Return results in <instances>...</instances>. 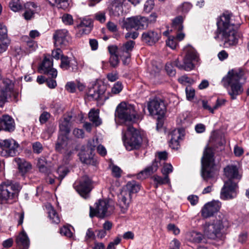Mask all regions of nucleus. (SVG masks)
Returning a JSON list of instances; mask_svg holds the SVG:
<instances>
[{
	"label": "nucleus",
	"instance_id": "7ed1b4c3",
	"mask_svg": "<svg viewBox=\"0 0 249 249\" xmlns=\"http://www.w3.org/2000/svg\"><path fill=\"white\" fill-rule=\"evenodd\" d=\"M184 51L186 54L183 58V64H181L178 59H177L172 63H167L166 65V71L170 76H172L176 74V71L173 68V65L180 70L190 71L193 70L195 68V66L198 63L199 61L198 54L194 48L190 46H188L184 48Z\"/></svg>",
	"mask_w": 249,
	"mask_h": 249
},
{
	"label": "nucleus",
	"instance_id": "5fc2aeb1",
	"mask_svg": "<svg viewBox=\"0 0 249 249\" xmlns=\"http://www.w3.org/2000/svg\"><path fill=\"white\" fill-rule=\"evenodd\" d=\"M99 139L97 138H93L91 141H89L88 143V147L91 150V151L94 150L96 147H97L99 143Z\"/></svg>",
	"mask_w": 249,
	"mask_h": 249
},
{
	"label": "nucleus",
	"instance_id": "603ef678",
	"mask_svg": "<svg viewBox=\"0 0 249 249\" xmlns=\"http://www.w3.org/2000/svg\"><path fill=\"white\" fill-rule=\"evenodd\" d=\"M60 233L62 235H64L68 238H71L72 237V233L70 229L66 227L63 226L60 229Z\"/></svg>",
	"mask_w": 249,
	"mask_h": 249
},
{
	"label": "nucleus",
	"instance_id": "2eb2a0df",
	"mask_svg": "<svg viewBox=\"0 0 249 249\" xmlns=\"http://www.w3.org/2000/svg\"><path fill=\"white\" fill-rule=\"evenodd\" d=\"M37 7V4L34 2H27L24 3V6L20 3L17 2V12L20 11L23 9H25L22 16L26 20H29L34 18Z\"/></svg>",
	"mask_w": 249,
	"mask_h": 249
},
{
	"label": "nucleus",
	"instance_id": "bf43d9fd",
	"mask_svg": "<svg viewBox=\"0 0 249 249\" xmlns=\"http://www.w3.org/2000/svg\"><path fill=\"white\" fill-rule=\"evenodd\" d=\"M94 18L96 20L103 23L106 20L105 13L103 12H98L94 15Z\"/></svg>",
	"mask_w": 249,
	"mask_h": 249
},
{
	"label": "nucleus",
	"instance_id": "052dcab7",
	"mask_svg": "<svg viewBox=\"0 0 249 249\" xmlns=\"http://www.w3.org/2000/svg\"><path fill=\"white\" fill-rule=\"evenodd\" d=\"M178 82L182 84H185L186 83L192 84L194 82V80L187 76L186 75H183L180 77L178 79Z\"/></svg>",
	"mask_w": 249,
	"mask_h": 249
},
{
	"label": "nucleus",
	"instance_id": "f704fd0d",
	"mask_svg": "<svg viewBox=\"0 0 249 249\" xmlns=\"http://www.w3.org/2000/svg\"><path fill=\"white\" fill-rule=\"evenodd\" d=\"M49 3L53 6H56L58 8L65 9L69 5L68 0H47Z\"/></svg>",
	"mask_w": 249,
	"mask_h": 249
},
{
	"label": "nucleus",
	"instance_id": "1a4fd4ad",
	"mask_svg": "<svg viewBox=\"0 0 249 249\" xmlns=\"http://www.w3.org/2000/svg\"><path fill=\"white\" fill-rule=\"evenodd\" d=\"M15 83L11 80L6 78L3 80L0 86V107H3L8 99L15 94Z\"/></svg>",
	"mask_w": 249,
	"mask_h": 249
},
{
	"label": "nucleus",
	"instance_id": "c756f323",
	"mask_svg": "<svg viewBox=\"0 0 249 249\" xmlns=\"http://www.w3.org/2000/svg\"><path fill=\"white\" fill-rule=\"evenodd\" d=\"M135 45V42L132 40H129L124 44L121 48L122 50V56L129 58L130 57V52L132 51Z\"/></svg>",
	"mask_w": 249,
	"mask_h": 249
},
{
	"label": "nucleus",
	"instance_id": "c03bdc74",
	"mask_svg": "<svg viewBox=\"0 0 249 249\" xmlns=\"http://www.w3.org/2000/svg\"><path fill=\"white\" fill-rule=\"evenodd\" d=\"M61 68L64 70H68L71 66V60L68 56H62L61 57Z\"/></svg>",
	"mask_w": 249,
	"mask_h": 249
},
{
	"label": "nucleus",
	"instance_id": "4d7b16f0",
	"mask_svg": "<svg viewBox=\"0 0 249 249\" xmlns=\"http://www.w3.org/2000/svg\"><path fill=\"white\" fill-rule=\"evenodd\" d=\"M122 170L116 165H113L112 167V174L115 178H119L121 176Z\"/></svg>",
	"mask_w": 249,
	"mask_h": 249
},
{
	"label": "nucleus",
	"instance_id": "13d9d810",
	"mask_svg": "<svg viewBox=\"0 0 249 249\" xmlns=\"http://www.w3.org/2000/svg\"><path fill=\"white\" fill-rule=\"evenodd\" d=\"M154 5V0H147L144 5V10L146 12H150L153 9Z\"/></svg>",
	"mask_w": 249,
	"mask_h": 249
},
{
	"label": "nucleus",
	"instance_id": "473e14b6",
	"mask_svg": "<svg viewBox=\"0 0 249 249\" xmlns=\"http://www.w3.org/2000/svg\"><path fill=\"white\" fill-rule=\"evenodd\" d=\"M47 208L48 216L51 220V222L54 224H58L60 222V219L54 208L51 205H49Z\"/></svg>",
	"mask_w": 249,
	"mask_h": 249
},
{
	"label": "nucleus",
	"instance_id": "6e6d98bb",
	"mask_svg": "<svg viewBox=\"0 0 249 249\" xmlns=\"http://www.w3.org/2000/svg\"><path fill=\"white\" fill-rule=\"evenodd\" d=\"M118 56L117 55H110L109 62L112 67L116 68L118 66L119 63Z\"/></svg>",
	"mask_w": 249,
	"mask_h": 249
},
{
	"label": "nucleus",
	"instance_id": "c9c22d12",
	"mask_svg": "<svg viewBox=\"0 0 249 249\" xmlns=\"http://www.w3.org/2000/svg\"><path fill=\"white\" fill-rule=\"evenodd\" d=\"M80 159L82 162L87 164L96 165L97 164V160L92 155H87L85 153H81L80 155Z\"/></svg>",
	"mask_w": 249,
	"mask_h": 249
},
{
	"label": "nucleus",
	"instance_id": "412c9836",
	"mask_svg": "<svg viewBox=\"0 0 249 249\" xmlns=\"http://www.w3.org/2000/svg\"><path fill=\"white\" fill-rule=\"evenodd\" d=\"M105 91V87L104 85L95 83L91 88H89L87 93L89 100H97L101 98L102 96Z\"/></svg>",
	"mask_w": 249,
	"mask_h": 249
},
{
	"label": "nucleus",
	"instance_id": "9b49d317",
	"mask_svg": "<svg viewBox=\"0 0 249 249\" xmlns=\"http://www.w3.org/2000/svg\"><path fill=\"white\" fill-rule=\"evenodd\" d=\"M148 19L144 17L136 16L124 18L123 21L122 27L127 30L133 28L142 30L148 27Z\"/></svg>",
	"mask_w": 249,
	"mask_h": 249
},
{
	"label": "nucleus",
	"instance_id": "79ce46f5",
	"mask_svg": "<svg viewBox=\"0 0 249 249\" xmlns=\"http://www.w3.org/2000/svg\"><path fill=\"white\" fill-rule=\"evenodd\" d=\"M183 18L182 16H179L176 17L173 20V27L178 31H181L183 29Z\"/></svg>",
	"mask_w": 249,
	"mask_h": 249
},
{
	"label": "nucleus",
	"instance_id": "a878e982",
	"mask_svg": "<svg viewBox=\"0 0 249 249\" xmlns=\"http://www.w3.org/2000/svg\"><path fill=\"white\" fill-rule=\"evenodd\" d=\"M71 117L68 116L60 121L59 123V130L61 134L68 135L71 130Z\"/></svg>",
	"mask_w": 249,
	"mask_h": 249
},
{
	"label": "nucleus",
	"instance_id": "a18cd8bd",
	"mask_svg": "<svg viewBox=\"0 0 249 249\" xmlns=\"http://www.w3.org/2000/svg\"><path fill=\"white\" fill-rule=\"evenodd\" d=\"M61 19L63 23L66 25H72L73 24V19L72 16L67 13H65L61 17Z\"/></svg>",
	"mask_w": 249,
	"mask_h": 249
},
{
	"label": "nucleus",
	"instance_id": "39448f33",
	"mask_svg": "<svg viewBox=\"0 0 249 249\" xmlns=\"http://www.w3.org/2000/svg\"><path fill=\"white\" fill-rule=\"evenodd\" d=\"M244 72L241 70H231L221 80L223 86L228 90V93L233 100L243 91L239 81L243 76Z\"/></svg>",
	"mask_w": 249,
	"mask_h": 249
},
{
	"label": "nucleus",
	"instance_id": "dca6fc26",
	"mask_svg": "<svg viewBox=\"0 0 249 249\" xmlns=\"http://www.w3.org/2000/svg\"><path fill=\"white\" fill-rule=\"evenodd\" d=\"M15 143L13 139H0V156L6 157L14 156L16 150L12 145Z\"/></svg>",
	"mask_w": 249,
	"mask_h": 249
},
{
	"label": "nucleus",
	"instance_id": "4c0bfd02",
	"mask_svg": "<svg viewBox=\"0 0 249 249\" xmlns=\"http://www.w3.org/2000/svg\"><path fill=\"white\" fill-rule=\"evenodd\" d=\"M92 22L89 19L83 20L81 23L78 25V28H82L83 34H88L89 33L91 29Z\"/></svg>",
	"mask_w": 249,
	"mask_h": 249
},
{
	"label": "nucleus",
	"instance_id": "4be33fe9",
	"mask_svg": "<svg viewBox=\"0 0 249 249\" xmlns=\"http://www.w3.org/2000/svg\"><path fill=\"white\" fill-rule=\"evenodd\" d=\"M161 35L159 32L149 30L143 32L142 36V40L148 45H153L158 42L160 38Z\"/></svg>",
	"mask_w": 249,
	"mask_h": 249
},
{
	"label": "nucleus",
	"instance_id": "c85d7f7f",
	"mask_svg": "<svg viewBox=\"0 0 249 249\" xmlns=\"http://www.w3.org/2000/svg\"><path fill=\"white\" fill-rule=\"evenodd\" d=\"M140 189V184L135 180H131L127 183L126 185L123 188V190L129 193L132 195L137 193Z\"/></svg>",
	"mask_w": 249,
	"mask_h": 249
},
{
	"label": "nucleus",
	"instance_id": "a211bd4d",
	"mask_svg": "<svg viewBox=\"0 0 249 249\" xmlns=\"http://www.w3.org/2000/svg\"><path fill=\"white\" fill-rule=\"evenodd\" d=\"M221 205L219 201H212L206 203L201 210V216L205 218L212 216L219 210Z\"/></svg>",
	"mask_w": 249,
	"mask_h": 249
},
{
	"label": "nucleus",
	"instance_id": "09e8293b",
	"mask_svg": "<svg viewBox=\"0 0 249 249\" xmlns=\"http://www.w3.org/2000/svg\"><path fill=\"white\" fill-rule=\"evenodd\" d=\"M123 88L122 83L118 81L115 83L111 88V93L112 94H118L122 90Z\"/></svg>",
	"mask_w": 249,
	"mask_h": 249
},
{
	"label": "nucleus",
	"instance_id": "8fccbe9b",
	"mask_svg": "<svg viewBox=\"0 0 249 249\" xmlns=\"http://www.w3.org/2000/svg\"><path fill=\"white\" fill-rule=\"evenodd\" d=\"M33 150L35 153L39 154L43 151V148L42 144L38 142H36L32 144Z\"/></svg>",
	"mask_w": 249,
	"mask_h": 249
},
{
	"label": "nucleus",
	"instance_id": "3c124183",
	"mask_svg": "<svg viewBox=\"0 0 249 249\" xmlns=\"http://www.w3.org/2000/svg\"><path fill=\"white\" fill-rule=\"evenodd\" d=\"M173 167L170 163L165 164L161 170V173L164 176H168V174L172 173Z\"/></svg>",
	"mask_w": 249,
	"mask_h": 249
},
{
	"label": "nucleus",
	"instance_id": "423d86ee",
	"mask_svg": "<svg viewBox=\"0 0 249 249\" xmlns=\"http://www.w3.org/2000/svg\"><path fill=\"white\" fill-rule=\"evenodd\" d=\"M227 223V220L223 215H219L218 218L216 217L212 221L206 222L202 225L204 235L213 240L221 237Z\"/></svg>",
	"mask_w": 249,
	"mask_h": 249
},
{
	"label": "nucleus",
	"instance_id": "774afa93",
	"mask_svg": "<svg viewBox=\"0 0 249 249\" xmlns=\"http://www.w3.org/2000/svg\"><path fill=\"white\" fill-rule=\"evenodd\" d=\"M107 77L108 81L112 82L118 79V74L116 72H110L107 75Z\"/></svg>",
	"mask_w": 249,
	"mask_h": 249
},
{
	"label": "nucleus",
	"instance_id": "6e6552de",
	"mask_svg": "<svg viewBox=\"0 0 249 249\" xmlns=\"http://www.w3.org/2000/svg\"><path fill=\"white\" fill-rule=\"evenodd\" d=\"M115 116L122 123L127 124L134 121L136 112L134 106L125 102H121L116 108Z\"/></svg>",
	"mask_w": 249,
	"mask_h": 249
},
{
	"label": "nucleus",
	"instance_id": "bb28decb",
	"mask_svg": "<svg viewBox=\"0 0 249 249\" xmlns=\"http://www.w3.org/2000/svg\"><path fill=\"white\" fill-rule=\"evenodd\" d=\"M204 234L196 231H191L186 234V238L188 241L193 243H199L204 238Z\"/></svg>",
	"mask_w": 249,
	"mask_h": 249
},
{
	"label": "nucleus",
	"instance_id": "2f4dec72",
	"mask_svg": "<svg viewBox=\"0 0 249 249\" xmlns=\"http://www.w3.org/2000/svg\"><path fill=\"white\" fill-rule=\"evenodd\" d=\"M17 162L18 164L19 171L22 175L26 174L31 169V164L24 160L19 159L17 160Z\"/></svg>",
	"mask_w": 249,
	"mask_h": 249
},
{
	"label": "nucleus",
	"instance_id": "338daca9",
	"mask_svg": "<svg viewBox=\"0 0 249 249\" xmlns=\"http://www.w3.org/2000/svg\"><path fill=\"white\" fill-rule=\"evenodd\" d=\"M65 88L69 92L73 93L75 91L76 86L73 82H69L66 85Z\"/></svg>",
	"mask_w": 249,
	"mask_h": 249
},
{
	"label": "nucleus",
	"instance_id": "f8f14e48",
	"mask_svg": "<svg viewBox=\"0 0 249 249\" xmlns=\"http://www.w3.org/2000/svg\"><path fill=\"white\" fill-rule=\"evenodd\" d=\"M16 194V185L13 182L0 185V201L2 203H11Z\"/></svg>",
	"mask_w": 249,
	"mask_h": 249
},
{
	"label": "nucleus",
	"instance_id": "b1692460",
	"mask_svg": "<svg viewBox=\"0 0 249 249\" xmlns=\"http://www.w3.org/2000/svg\"><path fill=\"white\" fill-rule=\"evenodd\" d=\"M159 164L160 161L155 160L150 166L147 167L137 174V178L140 179L147 178L157 171Z\"/></svg>",
	"mask_w": 249,
	"mask_h": 249
},
{
	"label": "nucleus",
	"instance_id": "ea45409f",
	"mask_svg": "<svg viewBox=\"0 0 249 249\" xmlns=\"http://www.w3.org/2000/svg\"><path fill=\"white\" fill-rule=\"evenodd\" d=\"M37 165L40 172L45 174L49 173L50 171L47 167V161L44 158L38 159Z\"/></svg>",
	"mask_w": 249,
	"mask_h": 249
},
{
	"label": "nucleus",
	"instance_id": "37998d69",
	"mask_svg": "<svg viewBox=\"0 0 249 249\" xmlns=\"http://www.w3.org/2000/svg\"><path fill=\"white\" fill-rule=\"evenodd\" d=\"M69 170L68 168L64 166H60L58 168L56 173L58 174L57 178L60 180V182L69 173Z\"/></svg>",
	"mask_w": 249,
	"mask_h": 249
},
{
	"label": "nucleus",
	"instance_id": "0eeeda50",
	"mask_svg": "<svg viewBox=\"0 0 249 249\" xmlns=\"http://www.w3.org/2000/svg\"><path fill=\"white\" fill-rule=\"evenodd\" d=\"M213 155L212 149L207 148L204 151L201 159V176L206 181L214 178L217 173L214 166Z\"/></svg>",
	"mask_w": 249,
	"mask_h": 249
},
{
	"label": "nucleus",
	"instance_id": "f3484780",
	"mask_svg": "<svg viewBox=\"0 0 249 249\" xmlns=\"http://www.w3.org/2000/svg\"><path fill=\"white\" fill-rule=\"evenodd\" d=\"M55 46L61 47L67 46L71 40L68 31L66 29H60L55 31L53 35Z\"/></svg>",
	"mask_w": 249,
	"mask_h": 249
},
{
	"label": "nucleus",
	"instance_id": "58836bf2",
	"mask_svg": "<svg viewBox=\"0 0 249 249\" xmlns=\"http://www.w3.org/2000/svg\"><path fill=\"white\" fill-rule=\"evenodd\" d=\"M152 178L156 183V187L157 188L159 185H163L165 184H169L170 183V178L169 176H164L163 178L158 176L154 175Z\"/></svg>",
	"mask_w": 249,
	"mask_h": 249
},
{
	"label": "nucleus",
	"instance_id": "0e129e2a",
	"mask_svg": "<svg viewBox=\"0 0 249 249\" xmlns=\"http://www.w3.org/2000/svg\"><path fill=\"white\" fill-rule=\"evenodd\" d=\"M248 239V234L246 232H242L240 233L238 236V241L241 243L244 244L246 242Z\"/></svg>",
	"mask_w": 249,
	"mask_h": 249
},
{
	"label": "nucleus",
	"instance_id": "5701e85b",
	"mask_svg": "<svg viewBox=\"0 0 249 249\" xmlns=\"http://www.w3.org/2000/svg\"><path fill=\"white\" fill-rule=\"evenodd\" d=\"M15 130V120L8 115H3L0 118V131L12 132Z\"/></svg>",
	"mask_w": 249,
	"mask_h": 249
},
{
	"label": "nucleus",
	"instance_id": "9d476101",
	"mask_svg": "<svg viewBox=\"0 0 249 249\" xmlns=\"http://www.w3.org/2000/svg\"><path fill=\"white\" fill-rule=\"evenodd\" d=\"M114 210V207L111 206L108 201L99 200L96 203L95 208L90 207L89 216L93 217L94 216L100 218H104L111 214Z\"/></svg>",
	"mask_w": 249,
	"mask_h": 249
},
{
	"label": "nucleus",
	"instance_id": "49530a36",
	"mask_svg": "<svg viewBox=\"0 0 249 249\" xmlns=\"http://www.w3.org/2000/svg\"><path fill=\"white\" fill-rule=\"evenodd\" d=\"M9 40L7 36V29L6 27L0 24V42L2 41Z\"/></svg>",
	"mask_w": 249,
	"mask_h": 249
},
{
	"label": "nucleus",
	"instance_id": "a19ab883",
	"mask_svg": "<svg viewBox=\"0 0 249 249\" xmlns=\"http://www.w3.org/2000/svg\"><path fill=\"white\" fill-rule=\"evenodd\" d=\"M181 130L178 129V131H174L172 133V138L170 140V146H171L173 148H177V147L178 145L179 142L178 141V139L180 138Z\"/></svg>",
	"mask_w": 249,
	"mask_h": 249
},
{
	"label": "nucleus",
	"instance_id": "f03ea898",
	"mask_svg": "<svg viewBox=\"0 0 249 249\" xmlns=\"http://www.w3.org/2000/svg\"><path fill=\"white\" fill-rule=\"evenodd\" d=\"M224 174L228 178L225 181L222 187L220 197L223 200L233 198L236 197L238 189L237 182L241 178L242 176L239 174L236 165H228L224 169Z\"/></svg>",
	"mask_w": 249,
	"mask_h": 249
},
{
	"label": "nucleus",
	"instance_id": "de8ad7c7",
	"mask_svg": "<svg viewBox=\"0 0 249 249\" xmlns=\"http://www.w3.org/2000/svg\"><path fill=\"white\" fill-rule=\"evenodd\" d=\"M108 50L110 55H117L120 57L122 56V50L121 48H118L116 46H110L108 47Z\"/></svg>",
	"mask_w": 249,
	"mask_h": 249
},
{
	"label": "nucleus",
	"instance_id": "680f3d73",
	"mask_svg": "<svg viewBox=\"0 0 249 249\" xmlns=\"http://www.w3.org/2000/svg\"><path fill=\"white\" fill-rule=\"evenodd\" d=\"M51 115L49 113L44 111L39 117V121L41 124L45 123L50 118Z\"/></svg>",
	"mask_w": 249,
	"mask_h": 249
},
{
	"label": "nucleus",
	"instance_id": "cd10ccee",
	"mask_svg": "<svg viewBox=\"0 0 249 249\" xmlns=\"http://www.w3.org/2000/svg\"><path fill=\"white\" fill-rule=\"evenodd\" d=\"M67 135L60 134L58 137L56 144L55 149L58 152L66 148L68 144V138Z\"/></svg>",
	"mask_w": 249,
	"mask_h": 249
},
{
	"label": "nucleus",
	"instance_id": "864d4df0",
	"mask_svg": "<svg viewBox=\"0 0 249 249\" xmlns=\"http://www.w3.org/2000/svg\"><path fill=\"white\" fill-rule=\"evenodd\" d=\"M186 98L189 100H192L195 95V90L191 87H187L185 89Z\"/></svg>",
	"mask_w": 249,
	"mask_h": 249
},
{
	"label": "nucleus",
	"instance_id": "e2e57ef3",
	"mask_svg": "<svg viewBox=\"0 0 249 249\" xmlns=\"http://www.w3.org/2000/svg\"><path fill=\"white\" fill-rule=\"evenodd\" d=\"M167 229L169 231L173 232L175 235H178L180 232L179 229L174 224H169L167 225Z\"/></svg>",
	"mask_w": 249,
	"mask_h": 249
},
{
	"label": "nucleus",
	"instance_id": "ddd939ff",
	"mask_svg": "<svg viewBox=\"0 0 249 249\" xmlns=\"http://www.w3.org/2000/svg\"><path fill=\"white\" fill-rule=\"evenodd\" d=\"M148 109L151 115H157L160 118L165 115L166 107L163 99L155 98L148 102Z\"/></svg>",
	"mask_w": 249,
	"mask_h": 249
},
{
	"label": "nucleus",
	"instance_id": "20e7f679",
	"mask_svg": "<svg viewBox=\"0 0 249 249\" xmlns=\"http://www.w3.org/2000/svg\"><path fill=\"white\" fill-rule=\"evenodd\" d=\"M122 139L124 144L128 151L140 148L143 143L147 145L148 140L145 137L142 135L139 130L133 126L128 125L126 129L122 130Z\"/></svg>",
	"mask_w": 249,
	"mask_h": 249
},
{
	"label": "nucleus",
	"instance_id": "6ab92c4d",
	"mask_svg": "<svg viewBox=\"0 0 249 249\" xmlns=\"http://www.w3.org/2000/svg\"><path fill=\"white\" fill-rule=\"evenodd\" d=\"M132 202V195L125 190L122 189L118 195V203L122 213H125L127 211Z\"/></svg>",
	"mask_w": 249,
	"mask_h": 249
},
{
	"label": "nucleus",
	"instance_id": "aec40b11",
	"mask_svg": "<svg viewBox=\"0 0 249 249\" xmlns=\"http://www.w3.org/2000/svg\"><path fill=\"white\" fill-rule=\"evenodd\" d=\"M53 65L52 59L45 57L40 67V70L42 71L44 74L50 76L52 78H55L57 75V71L56 69L53 68Z\"/></svg>",
	"mask_w": 249,
	"mask_h": 249
},
{
	"label": "nucleus",
	"instance_id": "393cba45",
	"mask_svg": "<svg viewBox=\"0 0 249 249\" xmlns=\"http://www.w3.org/2000/svg\"><path fill=\"white\" fill-rule=\"evenodd\" d=\"M125 0H113L108 6L109 14L118 17L123 12V4Z\"/></svg>",
	"mask_w": 249,
	"mask_h": 249
},
{
	"label": "nucleus",
	"instance_id": "f257e3e1",
	"mask_svg": "<svg viewBox=\"0 0 249 249\" xmlns=\"http://www.w3.org/2000/svg\"><path fill=\"white\" fill-rule=\"evenodd\" d=\"M216 25L217 29L216 31L215 39L221 35L222 40L226 46L235 45L238 43V38L241 36V34L237 29L239 25H234L231 21L229 15L223 14L217 19Z\"/></svg>",
	"mask_w": 249,
	"mask_h": 249
},
{
	"label": "nucleus",
	"instance_id": "4468645a",
	"mask_svg": "<svg viewBox=\"0 0 249 249\" xmlns=\"http://www.w3.org/2000/svg\"><path fill=\"white\" fill-rule=\"evenodd\" d=\"M73 187L81 196L87 198L91 190V180L87 176H84L79 182L74 183Z\"/></svg>",
	"mask_w": 249,
	"mask_h": 249
},
{
	"label": "nucleus",
	"instance_id": "7c9ffc66",
	"mask_svg": "<svg viewBox=\"0 0 249 249\" xmlns=\"http://www.w3.org/2000/svg\"><path fill=\"white\" fill-rule=\"evenodd\" d=\"M22 246V249H28L29 246V240L26 233L23 231L17 238V246Z\"/></svg>",
	"mask_w": 249,
	"mask_h": 249
},
{
	"label": "nucleus",
	"instance_id": "e433bc0d",
	"mask_svg": "<svg viewBox=\"0 0 249 249\" xmlns=\"http://www.w3.org/2000/svg\"><path fill=\"white\" fill-rule=\"evenodd\" d=\"M80 159L82 162L87 164L96 165L97 164V160L92 155H87L85 153H81L80 155Z\"/></svg>",
	"mask_w": 249,
	"mask_h": 249
},
{
	"label": "nucleus",
	"instance_id": "69168bd1",
	"mask_svg": "<svg viewBox=\"0 0 249 249\" xmlns=\"http://www.w3.org/2000/svg\"><path fill=\"white\" fill-rule=\"evenodd\" d=\"M95 237V235L94 232L92 230V229L91 228L88 229L87 231L86 236L85 237V240L86 241H88L89 239H94Z\"/></svg>",
	"mask_w": 249,
	"mask_h": 249
},
{
	"label": "nucleus",
	"instance_id": "72a5a7b5",
	"mask_svg": "<svg viewBox=\"0 0 249 249\" xmlns=\"http://www.w3.org/2000/svg\"><path fill=\"white\" fill-rule=\"evenodd\" d=\"M98 110L91 109L89 113V120L96 126H99L102 124V121L99 118Z\"/></svg>",
	"mask_w": 249,
	"mask_h": 249
}]
</instances>
